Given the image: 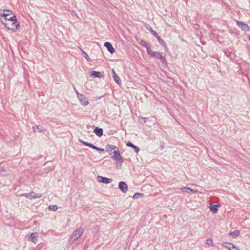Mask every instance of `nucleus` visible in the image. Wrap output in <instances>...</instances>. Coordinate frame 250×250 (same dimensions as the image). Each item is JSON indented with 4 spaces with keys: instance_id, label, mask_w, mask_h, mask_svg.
<instances>
[{
    "instance_id": "nucleus-33",
    "label": "nucleus",
    "mask_w": 250,
    "mask_h": 250,
    "mask_svg": "<svg viewBox=\"0 0 250 250\" xmlns=\"http://www.w3.org/2000/svg\"><path fill=\"white\" fill-rule=\"evenodd\" d=\"M163 217L164 218H167V216L166 215H164L163 216Z\"/></svg>"
},
{
    "instance_id": "nucleus-35",
    "label": "nucleus",
    "mask_w": 250,
    "mask_h": 250,
    "mask_svg": "<svg viewBox=\"0 0 250 250\" xmlns=\"http://www.w3.org/2000/svg\"><path fill=\"white\" fill-rule=\"evenodd\" d=\"M54 169V167H52L50 169V170H52Z\"/></svg>"
},
{
    "instance_id": "nucleus-15",
    "label": "nucleus",
    "mask_w": 250,
    "mask_h": 250,
    "mask_svg": "<svg viewBox=\"0 0 250 250\" xmlns=\"http://www.w3.org/2000/svg\"><path fill=\"white\" fill-rule=\"evenodd\" d=\"M126 145L128 147L133 148L135 152L137 153H138L140 151V148L138 146L134 145L131 141L127 142L126 143Z\"/></svg>"
},
{
    "instance_id": "nucleus-18",
    "label": "nucleus",
    "mask_w": 250,
    "mask_h": 250,
    "mask_svg": "<svg viewBox=\"0 0 250 250\" xmlns=\"http://www.w3.org/2000/svg\"><path fill=\"white\" fill-rule=\"evenodd\" d=\"M94 133L98 137H101L103 134V130L102 128L98 127H95L94 128Z\"/></svg>"
},
{
    "instance_id": "nucleus-4",
    "label": "nucleus",
    "mask_w": 250,
    "mask_h": 250,
    "mask_svg": "<svg viewBox=\"0 0 250 250\" xmlns=\"http://www.w3.org/2000/svg\"><path fill=\"white\" fill-rule=\"evenodd\" d=\"M113 153V155L111 158L116 161V167H121L123 162V159L119 151V149L117 148Z\"/></svg>"
},
{
    "instance_id": "nucleus-12",
    "label": "nucleus",
    "mask_w": 250,
    "mask_h": 250,
    "mask_svg": "<svg viewBox=\"0 0 250 250\" xmlns=\"http://www.w3.org/2000/svg\"><path fill=\"white\" fill-rule=\"evenodd\" d=\"M180 190L183 192H186L188 194L196 193L197 192V190L192 189L188 187H184L181 188Z\"/></svg>"
},
{
    "instance_id": "nucleus-20",
    "label": "nucleus",
    "mask_w": 250,
    "mask_h": 250,
    "mask_svg": "<svg viewBox=\"0 0 250 250\" xmlns=\"http://www.w3.org/2000/svg\"><path fill=\"white\" fill-rule=\"evenodd\" d=\"M240 234V231L238 230H235L234 231H231L229 233V236L232 238H236Z\"/></svg>"
},
{
    "instance_id": "nucleus-7",
    "label": "nucleus",
    "mask_w": 250,
    "mask_h": 250,
    "mask_svg": "<svg viewBox=\"0 0 250 250\" xmlns=\"http://www.w3.org/2000/svg\"><path fill=\"white\" fill-rule=\"evenodd\" d=\"M119 189L124 193H126L128 190V186L124 181H120L118 184Z\"/></svg>"
},
{
    "instance_id": "nucleus-8",
    "label": "nucleus",
    "mask_w": 250,
    "mask_h": 250,
    "mask_svg": "<svg viewBox=\"0 0 250 250\" xmlns=\"http://www.w3.org/2000/svg\"><path fill=\"white\" fill-rule=\"evenodd\" d=\"M237 25L242 30L244 31H248L250 30V28L248 26V25L244 22L240 21L238 20L236 21Z\"/></svg>"
},
{
    "instance_id": "nucleus-30",
    "label": "nucleus",
    "mask_w": 250,
    "mask_h": 250,
    "mask_svg": "<svg viewBox=\"0 0 250 250\" xmlns=\"http://www.w3.org/2000/svg\"><path fill=\"white\" fill-rule=\"evenodd\" d=\"M206 244L210 246H212L213 245L212 240L211 239H208L206 240Z\"/></svg>"
},
{
    "instance_id": "nucleus-28",
    "label": "nucleus",
    "mask_w": 250,
    "mask_h": 250,
    "mask_svg": "<svg viewBox=\"0 0 250 250\" xmlns=\"http://www.w3.org/2000/svg\"><path fill=\"white\" fill-rule=\"evenodd\" d=\"M92 149L96 150L97 151H100V152H104V149L102 148H99L95 146L94 145L93 146Z\"/></svg>"
},
{
    "instance_id": "nucleus-1",
    "label": "nucleus",
    "mask_w": 250,
    "mask_h": 250,
    "mask_svg": "<svg viewBox=\"0 0 250 250\" xmlns=\"http://www.w3.org/2000/svg\"><path fill=\"white\" fill-rule=\"evenodd\" d=\"M5 11L6 13L1 12V10L0 11V15L4 17L5 18V21L7 20H8V21H12V23H11L12 27H10L8 26L9 24L7 22H3V23L5 25V27L9 30H10L13 32H16L17 30H18L20 28V24L19 23H17V20L16 18V17L15 15H14L13 16L8 17L9 15H10L12 13V12L10 10H4L3 11Z\"/></svg>"
},
{
    "instance_id": "nucleus-13",
    "label": "nucleus",
    "mask_w": 250,
    "mask_h": 250,
    "mask_svg": "<svg viewBox=\"0 0 250 250\" xmlns=\"http://www.w3.org/2000/svg\"><path fill=\"white\" fill-rule=\"evenodd\" d=\"M104 75V72H101L96 71H92L91 73L90 76L93 78H101Z\"/></svg>"
},
{
    "instance_id": "nucleus-10",
    "label": "nucleus",
    "mask_w": 250,
    "mask_h": 250,
    "mask_svg": "<svg viewBox=\"0 0 250 250\" xmlns=\"http://www.w3.org/2000/svg\"><path fill=\"white\" fill-rule=\"evenodd\" d=\"M117 148V146L113 145H107L105 146V149L109 155H112L113 153V151Z\"/></svg>"
},
{
    "instance_id": "nucleus-23",
    "label": "nucleus",
    "mask_w": 250,
    "mask_h": 250,
    "mask_svg": "<svg viewBox=\"0 0 250 250\" xmlns=\"http://www.w3.org/2000/svg\"><path fill=\"white\" fill-rule=\"evenodd\" d=\"M79 141L81 143H82L85 146H87L91 148H92L93 146L94 145L93 144H92L91 143H88L87 142H85V141H83L81 140H80Z\"/></svg>"
},
{
    "instance_id": "nucleus-9",
    "label": "nucleus",
    "mask_w": 250,
    "mask_h": 250,
    "mask_svg": "<svg viewBox=\"0 0 250 250\" xmlns=\"http://www.w3.org/2000/svg\"><path fill=\"white\" fill-rule=\"evenodd\" d=\"M97 180L99 182H101L104 184H109L110 183L112 179L105 177H103L102 176H98Z\"/></svg>"
},
{
    "instance_id": "nucleus-19",
    "label": "nucleus",
    "mask_w": 250,
    "mask_h": 250,
    "mask_svg": "<svg viewBox=\"0 0 250 250\" xmlns=\"http://www.w3.org/2000/svg\"><path fill=\"white\" fill-rule=\"evenodd\" d=\"M139 43L141 45L145 47L147 49V52L151 49L150 45L145 41L141 40Z\"/></svg>"
},
{
    "instance_id": "nucleus-11",
    "label": "nucleus",
    "mask_w": 250,
    "mask_h": 250,
    "mask_svg": "<svg viewBox=\"0 0 250 250\" xmlns=\"http://www.w3.org/2000/svg\"><path fill=\"white\" fill-rule=\"evenodd\" d=\"M104 45L111 54H113L115 52V49L113 47L112 44L109 42H105Z\"/></svg>"
},
{
    "instance_id": "nucleus-24",
    "label": "nucleus",
    "mask_w": 250,
    "mask_h": 250,
    "mask_svg": "<svg viewBox=\"0 0 250 250\" xmlns=\"http://www.w3.org/2000/svg\"><path fill=\"white\" fill-rule=\"evenodd\" d=\"M48 209L52 211H56L58 209V207L56 205H50L48 206Z\"/></svg>"
},
{
    "instance_id": "nucleus-6",
    "label": "nucleus",
    "mask_w": 250,
    "mask_h": 250,
    "mask_svg": "<svg viewBox=\"0 0 250 250\" xmlns=\"http://www.w3.org/2000/svg\"><path fill=\"white\" fill-rule=\"evenodd\" d=\"M78 98L82 105L87 106L89 104L88 101L87 100L83 94H78Z\"/></svg>"
},
{
    "instance_id": "nucleus-17",
    "label": "nucleus",
    "mask_w": 250,
    "mask_h": 250,
    "mask_svg": "<svg viewBox=\"0 0 250 250\" xmlns=\"http://www.w3.org/2000/svg\"><path fill=\"white\" fill-rule=\"evenodd\" d=\"M38 237V233L37 232L31 233L30 234V236L29 239L31 242L36 243Z\"/></svg>"
},
{
    "instance_id": "nucleus-21",
    "label": "nucleus",
    "mask_w": 250,
    "mask_h": 250,
    "mask_svg": "<svg viewBox=\"0 0 250 250\" xmlns=\"http://www.w3.org/2000/svg\"><path fill=\"white\" fill-rule=\"evenodd\" d=\"M32 129L35 132L38 131L39 132H42L44 131V129L41 126L36 125L33 126Z\"/></svg>"
},
{
    "instance_id": "nucleus-34",
    "label": "nucleus",
    "mask_w": 250,
    "mask_h": 250,
    "mask_svg": "<svg viewBox=\"0 0 250 250\" xmlns=\"http://www.w3.org/2000/svg\"><path fill=\"white\" fill-rule=\"evenodd\" d=\"M75 91H76V93L77 94V95L78 96V94H79L80 93L78 92L77 90H75Z\"/></svg>"
},
{
    "instance_id": "nucleus-31",
    "label": "nucleus",
    "mask_w": 250,
    "mask_h": 250,
    "mask_svg": "<svg viewBox=\"0 0 250 250\" xmlns=\"http://www.w3.org/2000/svg\"><path fill=\"white\" fill-rule=\"evenodd\" d=\"M141 118L144 121L145 123H146L148 121V118L146 117H141Z\"/></svg>"
},
{
    "instance_id": "nucleus-16",
    "label": "nucleus",
    "mask_w": 250,
    "mask_h": 250,
    "mask_svg": "<svg viewBox=\"0 0 250 250\" xmlns=\"http://www.w3.org/2000/svg\"><path fill=\"white\" fill-rule=\"evenodd\" d=\"M220 206V204H210L209 206L210 210L213 213H217L218 211V207Z\"/></svg>"
},
{
    "instance_id": "nucleus-36",
    "label": "nucleus",
    "mask_w": 250,
    "mask_h": 250,
    "mask_svg": "<svg viewBox=\"0 0 250 250\" xmlns=\"http://www.w3.org/2000/svg\"><path fill=\"white\" fill-rule=\"evenodd\" d=\"M248 38H249V40L250 41V36H249Z\"/></svg>"
},
{
    "instance_id": "nucleus-29",
    "label": "nucleus",
    "mask_w": 250,
    "mask_h": 250,
    "mask_svg": "<svg viewBox=\"0 0 250 250\" xmlns=\"http://www.w3.org/2000/svg\"><path fill=\"white\" fill-rule=\"evenodd\" d=\"M34 195L31 196V199H33V198H40L42 197V195L41 194H36V193H34L33 194Z\"/></svg>"
},
{
    "instance_id": "nucleus-25",
    "label": "nucleus",
    "mask_w": 250,
    "mask_h": 250,
    "mask_svg": "<svg viewBox=\"0 0 250 250\" xmlns=\"http://www.w3.org/2000/svg\"><path fill=\"white\" fill-rule=\"evenodd\" d=\"M81 52H82V54L83 55V56L88 61H90L91 60V59L89 57L88 54L85 52L82 49H81Z\"/></svg>"
},
{
    "instance_id": "nucleus-27",
    "label": "nucleus",
    "mask_w": 250,
    "mask_h": 250,
    "mask_svg": "<svg viewBox=\"0 0 250 250\" xmlns=\"http://www.w3.org/2000/svg\"><path fill=\"white\" fill-rule=\"evenodd\" d=\"M33 194H34L33 192H31L29 193H24V194H21L20 196H24V197H26V198H30L31 199V197L32 195H33Z\"/></svg>"
},
{
    "instance_id": "nucleus-22",
    "label": "nucleus",
    "mask_w": 250,
    "mask_h": 250,
    "mask_svg": "<svg viewBox=\"0 0 250 250\" xmlns=\"http://www.w3.org/2000/svg\"><path fill=\"white\" fill-rule=\"evenodd\" d=\"M228 244H229V245H225V247L226 248H227L228 249H229V250H234L232 249H236V250H240L232 243H229Z\"/></svg>"
},
{
    "instance_id": "nucleus-32",
    "label": "nucleus",
    "mask_w": 250,
    "mask_h": 250,
    "mask_svg": "<svg viewBox=\"0 0 250 250\" xmlns=\"http://www.w3.org/2000/svg\"><path fill=\"white\" fill-rule=\"evenodd\" d=\"M6 170L4 169L3 167L0 166V173L1 172H5Z\"/></svg>"
},
{
    "instance_id": "nucleus-5",
    "label": "nucleus",
    "mask_w": 250,
    "mask_h": 250,
    "mask_svg": "<svg viewBox=\"0 0 250 250\" xmlns=\"http://www.w3.org/2000/svg\"><path fill=\"white\" fill-rule=\"evenodd\" d=\"M83 231V229L81 227L76 229L69 237V242L73 243L77 240L82 235Z\"/></svg>"
},
{
    "instance_id": "nucleus-26",
    "label": "nucleus",
    "mask_w": 250,
    "mask_h": 250,
    "mask_svg": "<svg viewBox=\"0 0 250 250\" xmlns=\"http://www.w3.org/2000/svg\"><path fill=\"white\" fill-rule=\"evenodd\" d=\"M143 196H144L143 194L137 192V193H134L133 197L134 199H138L140 197H143Z\"/></svg>"
},
{
    "instance_id": "nucleus-3",
    "label": "nucleus",
    "mask_w": 250,
    "mask_h": 250,
    "mask_svg": "<svg viewBox=\"0 0 250 250\" xmlns=\"http://www.w3.org/2000/svg\"><path fill=\"white\" fill-rule=\"evenodd\" d=\"M147 53L152 57L160 60L165 67H167L168 66V62L164 56L162 55L161 53L157 51L153 52L151 49L149 51H148Z\"/></svg>"
},
{
    "instance_id": "nucleus-2",
    "label": "nucleus",
    "mask_w": 250,
    "mask_h": 250,
    "mask_svg": "<svg viewBox=\"0 0 250 250\" xmlns=\"http://www.w3.org/2000/svg\"><path fill=\"white\" fill-rule=\"evenodd\" d=\"M145 27L157 39L159 43L164 47L165 51L166 52H167L168 51V49L166 45L165 41L161 38L155 30H153L151 26L148 24H146Z\"/></svg>"
},
{
    "instance_id": "nucleus-14",
    "label": "nucleus",
    "mask_w": 250,
    "mask_h": 250,
    "mask_svg": "<svg viewBox=\"0 0 250 250\" xmlns=\"http://www.w3.org/2000/svg\"><path fill=\"white\" fill-rule=\"evenodd\" d=\"M112 74H113V78L115 82L118 84L120 85L121 84V81L120 77L118 76V75L116 73L115 70L112 69Z\"/></svg>"
}]
</instances>
